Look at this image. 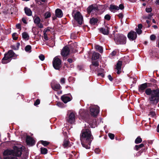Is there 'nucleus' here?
Segmentation results:
<instances>
[{"label": "nucleus", "instance_id": "nucleus-20", "mask_svg": "<svg viewBox=\"0 0 159 159\" xmlns=\"http://www.w3.org/2000/svg\"><path fill=\"white\" fill-rule=\"evenodd\" d=\"M98 20L97 18L93 17L90 19L89 23L91 25H94L97 24Z\"/></svg>", "mask_w": 159, "mask_h": 159}, {"label": "nucleus", "instance_id": "nucleus-6", "mask_svg": "<svg viewBox=\"0 0 159 159\" xmlns=\"http://www.w3.org/2000/svg\"><path fill=\"white\" fill-rule=\"evenodd\" d=\"M61 60L57 57H55L52 61L54 68L56 70H60L61 67Z\"/></svg>", "mask_w": 159, "mask_h": 159}, {"label": "nucleus", "instance_id": "nucleus-14", "mask_svg": "<svg viewBox=\"0 0 159 159\" xmlns=\"http://www.w3.org/2000/svg\"><path fill=\"white\" fill-rule=\"evenodd\" d=\"M122 63V61L120 60H119L116 63L115 69L117 70L116 73L118 75L120 74L121 72V69Z\"/></svg>", "mask_w": 159, "mask_h": 159}, {"label": "nucleus", "instance_id": "nucleus-7", "mask_svg": "<svg viewBox=\"0 0 159 159\" xmlns=\"http://www.w3.org/2000/svg\"><path fill=\"white\" fill-rule=\"evenodd\" d=\"M13 155L16 157H20L22 153V149L21 147L18 148L16 146H13Z\"/></svg>", "mask_w": 159, "mask_h": 159}, {"label": "nucleus", "instance_id": "nucleus-45", "mask_svg": "<svg viewBox=\"0 0 159 159\" xmlns=\"http://www.w3.org/2000/svg\"><path fill=\"white\" fill-rule=\"evenodd\" d=\"M145 85L147 86V88H150L152 86V84L151 83H145Z\"/></svg>", "mask_w": 159, "mask_h": 159}, {"label": "nucleus", "instance_id": "nucleus-50", "mask_svg": "<svg viewBox=\"0 0 159 159\" xmlns=\"http://www.w3.org/2000/svg\"><path fill=\"white\" fill-rule=\"evenodd\" d=\"M65 80L64 78H61L60 80V83L62 84H63L65 83Z\"/></svg>", "mask_w": 159, "mask_h": 159}, {"label": "nucleus", "instance_id": "nucleus-24", "mask_svg": "<svg viewBox=\"0 0 159 159\" xmlns=\"http://www.w3.org/2000/svg\"><path fill=\"white\" fill-rule=\"evenodd\" d=\"M111 12H114L116 10H119V8L117 6L111 4L110 5V8H109Z\"/></svg>", "mask_w": 159, "mask_h": 159}, {"label": "nucleus", "instance_id": "nucleus-54", "mask_svg": "<svg viewBox=\"0 0 159 159\" xmlns=\"http://www.w3.org/2000/svg\"><path fill=\"white\" fill-rule=\"evenodd\" d=\"M98 72L99 73H103L104 72V70L103 68H100L98 70Z\"/></svg>", "mask_w": 159, "mask_h": 159}, {"label": "nucleus", "instance_id": "nucleus-11", "mask_svg": "<svg viewBox=\"0 0 159 159\" xmlns=\"http://www.w3.org/2000/svg\"><path fill=\"white\" fill-rule=\"evenodd\" d=\"M69 48L68 46H64L61 51V55L64 57H66L68 55L70 52Z\"/></svg>", "mask_w": 159, "mask_h": 159}, {"label": "nucleus", "instance_id": "nucleus-13", "mask_svg": "<svg viewBox=\"0 0 159 159\" xmlns=\"http://www.w3.org/2000/svg\"><path fill=\"white\" fill-rule=\"evenodd\" d=\"M75 115L74 113L71 112L69 115L68 118L66 119V121L69 123L72 124L74 123L75 120Z\"/></svg>", "mask_w": 159, "mask_h": 159}, {"label": "nucleus", "instance_id": "nucleus-35", "mask_svg": "<svg viewBox=\"0 0 159 159\" xmlns=\"http://www.w3.org/2000/svg\"><path fill=\"white\" fill-rule=\"evenodd\" d=\"M40 143L44 147H46L50 143L46 141L40 140Z\"/></svg>", "mask_w": 159, "mask_h": 159}, {"label": "nucleus", "instance_id": "nucleus-32", "mask_svg": "<svg viewBox=\"0 0 159 159\" xmlns=\"http://www.w3.org/2000/svg\"><path fill=\"white\" fill-rule=\"evenodd\" d=\"M31 46L30 45H27L25 48V51L28 52H31Z\"/></svg>", "mask_w": 159, "mask_h": 159}, {"label": "nucleus", "instance_id": "nucleus-47", "mask_svg": "<svg viewBox=\"0 0 159 159\" xmlns=\"http://www.w3.org/2000/svg\"><path fill=\"white\" fill-rule=\"evenodd\" d=\"M97 75L98 76H101L102 78L104 77V74L103 73H99Z\"/></svg>", "mask_w": 159, "mask_h": 159}, {"label": "nucleus", "instance_id": "nucleus-21", "mask_svg": "<svg viewBox=\"0 0 159 159\" xmlns=\"http://www.w3.org/2000/svg\"><path fill=\"white\" fill-rule=\"evenodd\" d=\"M52 89L54 91H57L61 89L62 87L59 84H56L51 85Z\"/></svg>", "mask_w": 159, "mask_h": 159}, {"label": "nucleus", "instance_id": "nucleus-25", "mask_svg": "<svg viewBox=\"0 0 159 159\" xmlns=\"http://www.w3.org/2000/svg\"><path fill=\"white\" fill-rule=\"evenodd\" d=\"M13 150H9L8 149H7L5 150L3 153V154L4 156L10 155H13Z\"/></svg>", "mask_w": 159, "mask_h": 159}, {"label": "nucleus", "instance_id": "nucleus-17", "mask_svg": "<svg viewBox=\"0 0 159 159\" xmlns=\"http://www.w3.org/2000/svg\"><path fill=\"white\" fill-rule=\"evenodd\" d=\"M96 118L94 119H91L88 120V122L91 128H94L97 124Z\"/></svg>", "mask_w": 159, "mask_h": 159}, {"label": "nucleus", "instance_id": "nucleus-46", "mask_svg": "<svg viewBox=\"0 0 159 159\" xmlns=\"http://www.w3.org/2000/svg\"><path fill=\"white\" fill-rule=\"evenodd\" d=\"M152 8L150 7L149 8H146L145 10L148 13L152 11Z\"/></svg>", "mask_w": 159, "mask_h": 159}, {"label": "nucleus", "instance_id": "nucleus-44", "mask_svg": "<svg viewBox=\"0 0 159 159\" xmlns=\"http://www.w3.org/2000/svg\"><path fill=\"white\" fill-rule=\"evenodd\" d=\"M39 59L42 61H43L45 59V56L41 54L39 56Z\"/></svg>", "mask_w": 159, "mask_h": 159}, {"label": "nucleus", "instance_id": "nucleus-37", "mask_svg": "<svg viewBox=\"0 0 159 159\" xmlns=\"http://www.w3.org/2000/svg\"><path fill=\"white\" fill-rule=\"evenodd\" d=\"M92 64L93 65L96 67H98L99 65V62L98 61H93Z\"/></svg>", "mask_w": 159, "mask_h": 159}, {"label": "nucleus", "instance_id": "nucleus-43", "mask_svg": "<svg viewBox=\"0 0 159 159\" xmlns=\"http://www.w3.org/2000/svg\"><path fill=\"white\" fill-rule=\"evenodd\" d=\"M40 103V100L39 99H37L34 103V105L35 106H37V105L39 104Z\"/></svg>", "mask_w": 159, "mask_h": 159}, {"label": "nucleus", "instance_id": "nucleus-51", "mask_svg": "<svg viewBox=\"0 0 159 159\" xmlns=\"http://www.w3.org/2000/svg\"><path fill=\"white\" fill-rule=\"evenodd\" d=\"M118 7L119 8V9H120L121 10H123L124 7V5L122 4H120Z\"/></svg>", "mask_w": 159, "mask_h": 159}, {"label": "nucleus", "instance_id": "nucleus-38", "mask_svg": "<svg viewBox=\"0 0 159 159\" xmlns=\"http://www.w3.org/2000/svg\"><path fill=\"white\" fill-rule=\"evenodd\" d=\"M108 136L111 139H114L115 137V135L114 134L111 133H109L108 134Z\"/></svg>", "mask_w": 159, "mask_h": 159}, {"label": "nucleus", "instance_id": "nucleus-15", "mask_svg": "<svg viewBox=\"0 0 159 159\" xmlns=\"http://www.w3.org/2000/svg\"><path fill=\"white\" fill-rule=\"evenodd\" d=\"M26 142L28 145H33L35 144V141L30 136H27L26 139Z\"/></svg>", "mask_w": 159, "mask_h": 159}, {"label": "nucleus", "instance_id": "nucleus-61", "mask_svg": "<svg viewBox=\"0 0 159 159\" xmlns=\"http://www.w3.org/2000/svg\"><path fill=\"white\" fill-rule=\"evenodd\" d=\"M150 81L155 84H156L157 82V81L154 79H151L150 80Z\"/></svg>", "mask_w": 159, "mask_h": 159}, {"label": "nucleus", "instance_id": "nucleus-41", "mask_svg": "<svg viewBox=\"0 0 159 159\" xmlns=\"http://www.w3.org/2000/svg\"><path fill=\"white\" fill-rule=\"evenodd\" d=\"M16 33H14L12 34V37L13 40H17L18 39V37H16Z\"/></svg>", "mask_w": 159, "mask_h": 159}, {"label": "nucleus", "instance_id": "nucleus-53", "mask_svg": "<svg viewBox=\"0 0 159 159\" xmlns=\"http://www.w3.org/2000/svg\"><path fill=\"white\" fill-rule=\"evenodd\" d=\"M108 78L109 80L111 81H112L113 80L112 77H111V75H108Z\"/></svg>", "mask_w": 159, "mask_h": 159}, {"label": "nucleus", "instance_id": "nucleus-12", "mask_svg": "<svg viewBox=\"0 0 159 159\" xmlns=\"http://www.w3.org/2000/svg\"><path fill=\"white\" fill-rule=\"evenodd\" d=\"M70 96L71 97H68L67 94H64L61 96V98L64 103H66L72 99V98L71 95Z\"/></svg>", "mask_w": 159, "mask_h": 159}, {"label": "nucleus", "instance_id": "nucleus-52", "mask_svg": "<svg viewBox=\"0 0 159 159\" xmlns=\"http://www.w3.org/2000/svg\"><path fill=\"white\" fill-rule=\"evenodd\" d=\"M118 17L121 19H122L123 17V15L122 13H120L118 15H117Z\"/></svg>", "mask_w": 159, "mask_h": 159}, {"label": "nucleus", "instance_id": "nucleus-2", "mask_svg": "<svg viewBox=\"0 0 159 159\" xmlns=\"http://www.w3.org/2000/svg\"><path fill=\"white\" fill-rule=\"evenodd\" d=\"M80 136L82 146L86 149H90L91 142L93 139L90 129L85 127L82 130Z\"/></svg>", "mask_w": 159, "mask_h": 159}, {"label": "nucleus", "instance_id": "nucleus-16", "mask_svg": "<svg viewBox=\"0 0 159 159\" xmlns=\"http://www.w3.org/2000/svg\"><path fill=\"white\" fill-rule=\"evenodd\" d=\"M109 28L106 27L105 28H101L99 29L100 31L104 35H107L109 34Z\"/></svg>", "mask_w": 159, "mask_h": 159}, {"label": "nucleus", "instance_id": "nucleus-58", "mask_svg": "<svg viewBox=\"0 0 159 159\" xmlns=\"http://www.w3.org/2000/svg\"><path fill=\"white\" fill-rule=\"evenodd\" d=\"M100 151V150L99 148H97L95 149L94 152L96 153H98Z\"/></svg>", "mask_w": 159, "mask_h": 159}, {"label": "nucleus", "instance_id": "nucleus-40", "mask_svg": "<svg viewBox=\"0 0 159 159\" xmlns=\"http://www.w3.org/2000/svg\"><path fill=\"white\" fill-rule=\"evenodd\" d=\"M136 31L135 32H136L137 34H138L139 35L141 34L142 33V31L141 29L136 28Z\"/></svg>", "mask_w": 159, "mask_h": 159}, {"label": "nucleus", "instance_id": "nucleus-5", "mask_svg": "<svg viewBox=\"0 0 159 159\" xmlns=\"http://www.w3.org/2000/svg\"><path fill=\"white\" fill-rule=\"evenodd\" d=\"M72 15L75 20L80 25H81L83 21V18L81 13L79 11H77L75 13L73 12Z\"/></svg>", "mask_w": 159, "mask_h": 159}, {"label": "nucleus", "instance_id": "nucleus-62", "mask_svg": "<svg viewBox=\"0 0 159 159\" xmlns=\"http://www.w3.org/2000/svg\"><path fill=\"white\" fill-rule=\"evenodd\" d=\"M11 48L12 49H14V50H17V49H16V47L15 45H11Z\"/></svg>", "mask_w": 159, "mask_h": 159}, {"label": "nucleus", "instance_id": "nucleus-23", "mask_svg": "<svg viewBox=\"0 0 159 159\" xmlns=\"http://www.w3.org/2000/svg\"><path fill=\"white\" fill-rule=\"evenodd\" d=\"M62 145L64 148H67L68 147H70L71 146V145L70 144V142L69 140L66 139L64 140Z\"/></svg>", "mask_w": 159, "mask_h": 159}, {"label": "nucleus", "instance_id": "nucleus-26", "mask_svg": "<svg viewBox=\"0 0 159 159\" xmlns=\"http://www.w3.org/2000/svg\"><path fill=\"white\" fill-rule=\"evenodd\" d=\"M100 56V55L99 53L94 52L93 53L92 55V59L94 60H96L97 59H99Z\"/></svg>", "mask_w": 159, "mask_h": 159}, {"label": "nucleus", "instance_id": "nucleus-18", "mask_svg": "<svg viewBox=\"0 0 159 159\" xmlns=\"http://www.w3.org/2000/svg\"><path fill=\"white\" fill-rule=\"evenodd\" d=\"M69 48V51H72V52H76V48H77V45L76 43H72L68 46Z\"/></svg>", "mask_w": 159, "mask_h": 159}, {"label": "nucleus", "instance_id": "nucleus-63", "mask_svg": "<svg viewBox=\"0 0 159 159\" xmlns=\"http://www.w3.org/2000/svg\"><path fill=\"white\" fill-rule=\"evenodd\" d=\"M67 61L70 63H71L73 62V60L71 58H68L67 59Z\"/></svg>", "mask_w": 159, "mask_h": 159}, {"label": "nucleus", "instance_id": "nucleus-28", "mask_svg": "<svg viewBox=\"0 0 159 159\" xmlns=\"http://www.w3.org/2000/svg\"><path fill=\"white\" fill-rule=\"evenodd\" d=\"M155 109L153 108H151L149 110V115H151V116L153 117L156 115L155 111Z\"/></svg>", "mask_w": 159, "mask_h": 159}, {"label": "nucleus", "instance_id": "nucleus-56", "mask_svg": "<svg viewBox=\"0 0 159 159\" xmlns=\"http://www.w3.org/2000/svg\"><path fill=\"white\" fill-rule=\"evenodd\" d=\"M38 27L40 28H42L43 27V25L42 23H40L39 25H37Z\"/></svg>", "mask_w": 159, "mask_h": 159}, {"label": "nucleus", "instance_id": "nucleus-1", "mask_svg": "<svg viewBox=\"0 0 159 159\" xmlns=\"http://www.w3.org/2000/svg\"><path fill=\"white\" fill-rule=\"evenodd\" d=\"M138 90L141 93L144 92L148 96V101L150 104H148V107H149L150 105L156 106L159 102V88H147L144 83L139 85Z\"/></svg>", "mask_w": 159, "mask_h": 159}, {"label": "nucleus", "instance_id": "nucleus-36", "mask_svg": "<svg viewBox=\"0 0 159 159\" xmlns=\"http://www.w3.org/2000/svg\"><path fill=\"white\" fill-rule=\"evenodd\" d=\"M51 15L50 12H47L44 14V17L45 19H47L51 17Z\"/></svg>", "mask_w": 159, "mask_h": 159}, {"label": "nucleus", "instance_id": "nucleus-57", "mask_svg": "<svg viewBox=\"0 0 159 159\" xmlns=\"http://www.w3.org/2000/svg\"><path fill=\"white\" fill-rule=\"evenodd\" d=\"M143 27V25L142 24H139L138 25V28L139 29H141Z\"/></svg>", "mask_w": 159, "mask_h": 159}, {"label": "nucleus", "instance_id": "nucleus-30", "mask_svg": "<svg viewBox=\"0 0 159 159\" xmlns=\"http://www.w3.org/2000/svg\"><path fill=\"white\" fill-rule=\"evenodd\" d=\"M144 146V145L143 143H141L139 145H136L135 146L134 149L136 151H138L142 148H143Z\"/></svg>", "mask_w": 159, "mask_h": 159}, {"label": "nucleus", "instance_id": "nucleus-8", "mask_svg": "<svg viewBox=\"0 0 159 159\" xmlns=\"http://www.w3.org/2000/svg\"><path fill=\"white\" fill-rule=\"evenodd\" d=\"M99 11L98 6L96 4H93L89 6L87 9L88 14H90L92 12L98 11Z\"/></svg>", "mask_w": 159, "mask_h": 159}, {"label": "nucleus", "instance_id": "nucleus-29", "mask_svg": "<svg viewBox=\"0 0 159 159\" xmlns=\"http://www.w3.org/2000/svg\"><path fill=\"white\" fill-rule=\"evenodd\" d=\"M95 48L96 49V50L98 51L101 53L103 52V49L102 46L97 45H96L95 46Z\"/></svg>", "mask_w": 159, "mask_h": 159}, {"label": "nucleus", "instance_id": "nucleus-27", "mask_svg": "<svg viewBox=\"0 0 159 159\" xmlns=\"http://www.w3.org/2000/svg\"><path fill=\"white\" fill-rule=\"evenodd\" d=\"M34 23L37 25H39L40 23L41 20L38 16L34 17L33 18Z\"/></svg>", "mask_w": 159, "mask_h": 159}, {"label": "nucleus", "instance_id": "nucleus-42", "mask_svg": "<svg viewBox=\"0 0 159 159\" xmlns=\"http://www.w3.org/2000/svg\"><path fill=\"white\" fill-rule=\"evenodd\" d=\"M156 39V36L154 34H152L150 36V39L152 41L155 40Z\"/></svg>", "mask_w": 159, "mask_h": 159}, {"label": "nucleus", "instance_id": "nucleus-9", "mask_svg": "<svg viewBox=\"0 0 159 159\" xmlns=\"http://www.w3.org/2000/svg\"><path fill=\"white\" fill-rule=\"evenodd\" d=\"M137 35L136 32L133 30H131L127 34V37L130 41L135 40L137 38Z\"/></svg>", "mask_w": 159, "mask_h": 159}, {"label": "nucleus", "instance_id": "nucleus-31", "mask_svg": "<svg viewBox=\"0 0 159 159\" xmlns=\"http://www.w3.org/2000/svg\"><path fill=\"white\" fill-rule=\"evenodd\" d=\"M22 38L27 40H28L29 39V36L26 32H24L22 34Z\"/></svg>", "mask_w": 159, "mask_h": 159}, {"label": "nucleus", "instance_id": "nucleus-22", "mask_svg": "<svg viewBox=\"0 0 159 159\" xmlns=\"http://www.w3.org/2000/svg\"><path fill=\"white\" fill-rule=\"evenodd\" d=\"M24 11L25 14L26 15L28 16H30L32 15V11L31 10L27 7H25L24 8Z\"/></svg>", "mask_w": 159, "mask_h": 159}, {"label": "nucleus", "instance_id": "nucleus-10", "mask_svg": "<svg viewBox=\"0 0 159 159\" xmlns=\"http://www.w3.org/2000/svg\"><path fill=\"white\" fill-rule=\"evenodd\" d=\"M90 111L92 116H96L99 112V108L98 107H92L90 108Z\"/></svg>", "mask_w": 159, "mask_h": 159}, {"label": "nucleus", "instance_id": "nucleus-33", "mask_svg": "<svg viewBox=\"0 0 159 159\" xmlns=\"http://www.w3.org/2000/svg\"><path fill=\"white\" fill-rule=\"evenodd\" d=\"M142 140L140 136H138L135 139L134 143L136 144H139L142 142Z\"/></svg>", "mask_w": 159, "mask_h": 159}, {"label": "nucleus", "instance_id": "nucleus-34", "mask_svg": "<svg viewBox=\"0 0 159 159\" xmlns=\"http://www.w3.org/2000/svg\"><path fill=\"white\" fill-rule=\"evenodd\" d=\"M40 150L41 153L42 154H46L48 153V150L46 148L41 147Z\"/></svg>", "mask_w": 159, "mask_h": 159}, {"label": "nucleus", "instance_id": "nucleus-49", "mask_svg": "<svg viewBox=\"0 0 159 159\" xmlns=\"http://www.w3.org/2000/svg\"><path fill=\"white\" fill-rule=\"evenodd\" d=\"M44 38L46 40H48V37L47 34H46V32H44Z\"/></svg>", "mask_w": 159, "mask_h": 159}, {"label": "nucleus", "instance_id": "nucleus-59", "mask_svg": "<svg viewBox=\"0 0 159 159\" xmlns=\"http://www.w3.org/2000/svg\"><path fill=\"white\" fill-rule=\"evenodd\" d=\"M153 14L152 13H150L148 16V19L149 20H151V17L152 16H153Z\"/></svg>", "mask_w": 159, "mask_h": 159}, {"label": "nucleus", "instance_id": "nucleus-48", "mask_svg": "<svg viewBox=\"0 0 159 159\" xmlns=\"http://www.w3.org/2000/svg\"><path fill=\"white\" fill-rule=\"evenodd\" d=\"M63 105V103L61 102H58L57 104V105L60 107H62Z\"/></svg>", "mask_w": 159, "mask_h": 159}, {"label": "nucleus", "instance_id": "nucleus-19", "mask_svg": "<svg viewBox=\"0 0 159 159\" xmlns=\"http://www.w3.org/2000/svg\"><path fill=\"white\" fill-rule=\"evenodd\" d=\"M55 12L56 16L58 18H61L63 16L62 11L60 9L57 8L56 9Z\"/></svg>", "mask_w": 159, "mask_h": 159}, {"label": "nucleus", "instance_id": "nucleus-60", "mask_svg": "<svg viewBox=\"0 0 159 159\" xmlns=\"http://www.w3.org/2000/svg\"><path fill=\"white\" fill-rule=\"evenodd\" d=\"M116 52L115 51H113V52H112L111 54L112 55V56H115L116 54Z\"/></svg>", "mask_w": 159, "mask_h": 159}, {"label": "nucleus", "instance_id": "nucleus-39", "mask_svg": "<svg viewBox=\"0 0 159 159\" xmlns=\"http://www.w3.org/2000/svg\"><path fill=\"white\" fill-rule=\"evenodd\" d=\"M111 17L109 14H107L104 16L105 19L107 20H109L111 19Z\"/></svg>", "mask_w": 159, "mask_h": 159}, {"label": "nucleus", "instance_id": "nucleus-64", "mask_svg": "<svg viewBox=\"0 0 159 159\" xmlns=\"http://www.w3.org/2000/svg\"><path fill=\"white\" fill-rule=\"evenodd\" d=\"M16 27L18 29H21V25L20 24H18L16 25Z\"/></svg>", "mask_w": 159, "mask_h": 159}, {"label": "nucleus", "instance_id": "nucleus-55", "mask_svg": "<svg viewBox=\"0 0 159 159\" xmlns=\"http://www.w3.org/2000/svg\"><path fill=\"white\" fill-rule=\"evenodd\" d=\"M22 21L23 22V23L25 24H27V22L26 20V19L24 18H23L22 19Z\"/></svg>", "mask_w": 159, "mask_h": 159}, {"label": "nucleus", "instance_id": "nucleus-3", "mask_svg": "<svg viewBox=\"0 0 159 159\" xmlns=\"http://www.w3.org/2000/svg\"><path fill=\"white\" fill-rule=\"evenodd\" d=\"M17 56V55L12 50H9L4 54V57L2 60V63L4 64H7L11 61V58L16 59Z\"/></svg>", "mask_w": 159, "mask_h": 159}, {"label": "nucleus", "instance_id": "nucleus-4", "mask_svg": "<svg viewBox=\"0 0 159 159\" xmlns=\"http://www.w3.org/2000/svg\"><path fill=\"white\" fill-rule=\"evenodd\" d=\"M114 40L116 44L124 45L126 43L127 38L123 34L118 33L114 35Z\"/></svg>", "mask_w": 159, "mask_h": 159}]
</instances>
